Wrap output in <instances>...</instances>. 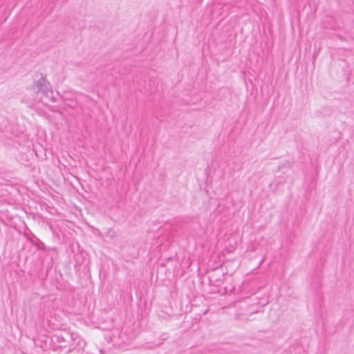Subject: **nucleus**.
Wrapping results in <instances>:
<instances>
[{"label":"nucleus","mask_w":354,"mask_h":354,"mask_svg":"<svg viewBox=\"0 0 354 354\" xmlns=\"http://www.w3.org/2000/svg\"><path fill=\"white\" fill-rule=\"evenodd\" d=\"M53 337L59 344V347L66 349V353H70L77 348L83 349L86 346L85 341L77 334L71 333L66 330L57 333Z\"/></svg>","instance_id":"1"},{"label":"nucleus","mask_w":354,"mask_h":354,"mask_svg":"<svg viewBox=\"0 0 354 354\" xmlns=\"http://www.w3.org/2000/svg\"><path fill=\"white\" fill-rule=\"evenodd\" d=\"M32 90L37 94L41 93L50 98L53 102L55 101L53 96L50 84L42 73L36 72L33 75Z\"/></svg>","instance_id":"2"},{"label":"nucleus","mask_w":354,"mask_h":354,"mask_svg":"<svg viewBox=\"0 0 354 354\" xmlns=\"http://www.w3.org/2000/svg\"><path fill=\"white\" fill-rule=\"evenodd\" d=\"M100 352L101 354L104 353V351L102 350H100Z\"/></svg>","instance_id":"3"},{"label":"nucleus","mask_w":354,"mask_h":354,"mask_svg":"<svg viewBox=\"0 0 354 354\" xmlns=\"http://www.w3.org/2000/svg\"><path fill=\"white\" fill-rule=\"evenodd\" d=\"M162 344V342H160V344H158V346H160Z\"/></svg>","instance_id":"4"},{"label":"nucleus","mask_w":354,"mask_h":354,"mask_svg":"<svg viewBox=\"0 0 354 354\" xmlns=\"http://www.w3.org/2000/svg\"><path fill=\"white\" fill-rule=\"evenodd\" d=\"M162 344V342H160V344H158V346H160Z\"/></svg>","instance_id":"5"},{"label":"nucleus","mask_w":354,"mask_h":354,"mask_svg":"<svg viewBox=\"0 0 354 354\" xmlns=\"http://www.w3.org/2000/svg\"><path fill=\"white\" fill-rule=\"evenodd\" d=\"M162 344V342H160V344H158V346H160Z\"/></svg>","instance_id":"6"}]
</instances>
